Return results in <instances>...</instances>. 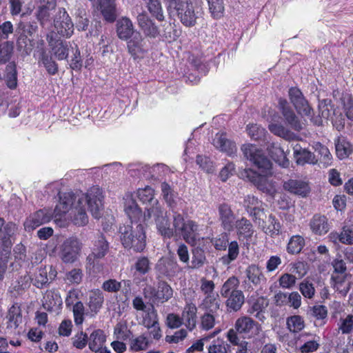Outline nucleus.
Returning <instances> with one entry per match:
<instances>
[{
	"instance_id": "obj_1",
	"label": "nucleus",
	"mask_w": 353,
	"mask_h": 353,
	"mask_svg": "<svg viewBox=\"0 0 353 353\" xmlns=\"http://www.w3.org/2000/svg\"><path fill=\"white\" fill-rule=\"evenodd\" d=\"M59 201L54 208V223L60 228L68 224L66 213L74 211L73 222L76 225L83 226L88 223L85 206L87 204L92 216L99 219L103 208V192L99 186H92L86 194L76 196L73 192H59Z\"/></svg>"
},
{
	"instance_id": "obj_2",
	"label": "nucleus",
	"mask_w": 353,
	"mask_h": 353,
	"mask_svg": "<svg viewBox=\"0 0 353 353\" xmlns=\"http://www.w3.org/2000/svg\"><path fill=\"white\" fill-rule=\"evenodd\" d=\"M244 157L249 160L259 169L258 173L252 169H245L241 176L253 183L259 190L263 192H270L272 185L268 176L272 174V162L264 154L263 152L256 145L245 143L241 146Z\"/></svg>"
},
{
	"instance_id": "obj_3",
	"label": "nucleus",
	"mask_w": 353,
	"mask_h": 353,
	"mask_svg": "<svg viewBox=\"0 0 353 353\" xmlns=\"http://www.w3.org/2000/svg\"><path fill=\"white\" fill-rule=\"evenodd\" d=\"M123 246L136 252H142L146 245L144 224L124 225L119 228Z\"/></svg>"
},
{
	"instance_id": "obj_4",
	"label": "nucleus",
	"mask_w": 353,
	"mask_h": 353,
	"mask_svg": "<svg viewBox=\"0 0 353 353\" xmlns=\"http://www.w3.org/2000/svg\"><path fill=\"white\" fill-rule=\"evenodd\" d=\"M168 10H174L181 23L188 28L194 27L202 18V9L199 6H193L188 0H167Z\"/></svg>"
},
{
	"instance_id": "obj_5",
	"label": "nucleus",
	"mask_w": 353,
	"mask_h": 353,
	"mask_svg": "<svg viewBox=\"0 0 353 353\" xmlns=\"http://www.w3.org/2000/svg\"><path fill=\"white\" fill-rule=\"evenodd\" d=\"M239 280L235 276L229 277L222 285L220 294L225 299V306L229 312L239 311L245 303V296L239 289Z\"/></svg>"
},
{
	"instance_id": "obj_6",
	"label": "nucleus",
	"mask_w": 353,
	"mask_h": 353,
	"mask_svg": "<svg viewBox=\"0 0 353 353\" xmlns=\"http://www.w3.org/2000/svg\"><path fill=\"white\" fill-rule=\"evenodd\" d=\"M172 225L174 228V236L182 237L191 246H195L200 241L199 225L194 221L185 220L183 215L174 212L172 216Z\"/></svg>"
},
{
	"instance_id": "obj_7",
	"label": "nucleus",
	"mask_w": 353,
	"mask_h": 353,
	"mask_svg": "<svg viewBox=\"0 0 353 353\" xmlns=\"http://www.w3.org/2000/svg\"><path fill=\"white\" fill-rule=\"evenodd\" d=\"M148 219L154 216L157 229L164 238L170 239L174 236V228L170 226V221L161 206L147 208Z\"/></svg>"
},
{
	"instance_id": "obj_8",
	"label": "nucleus",
	"mask_w": 353,
	"mask_h": 353,
	"mask_svg": "<svg viewBox=\"0 0 353 353\" xmlns=\"http://www.w3.org/2000/svg\"><path fill=\"white\" fill-rule=\"evenodd\" d=\"M145 298L153 302L165 303L170 299L173 295L172 288L165 281H159L157 288L150 285H146L143 290Z\"/></svg>"
},
{
	"instance_id": "obj_9",
	"label": "nucleus",
	"mask_w": 353,
	"mask_h": 353,
	"mask_svg": "<svg viewBox=\"0 0 353 353\" xmlns=\"http://www.w3.org/2000/svg\"><path fill=\"white\" fill-rule=\"evenodd\" d=\"M54 32L58 36L69 38L74 32V24L64 8H59L53 20Z\"/></svg>"
},
{
	"instance_id": "obj_10",
	"label": "nucleus",
	"mask_w": 353,
	"mask_h": 353,
	"mask_svg": "<svg viewBox=\"0 0 353 353\" xmlns=\"http://www.w3.org/2000/svg\"><path fill=\"white\" fill-rule=\"evenodd\" d=\"M47 41L52 54L59 61L66 60L70 49L73 50L70 42L61 39L54 32L47 34Z\"/></svg>"
},
{
	"instance_id": "obj_11",
	"label": "nucleus",
	"mask_w": 353,
	"mask_h": 353,
	"mask_svg": "<svg viewBox=\"0 0 353 353\" xmlns=\"http://www.w3.org/2000/svg\"><path fill=\"white\" fill-rule=\"evenodd\" d=\"M17 228L12 222L5 223L3 219L0 217V250L2 254L7 255L14 242V235Z\"/></svg>"
},
{
	"instance_id": "obj_12",
	"label": "nucleus",
	"mask_w": 353,
	"mask_h": 353,
	"mask_svg": "<svg viewBox=\"0 0 353 353\" xmlns=\"http://www.w3.org/2000/svg\"><path fill=\"white\" fill-rule=\"evenodd\" d=\"M81 249V243L76 236L66 239L61 245L60 256L65 263H72L79 257Z\"/></svg>"
},
{
	"instance_id": "obj_13",
	"label": "nucleus",
	"mask_w": 353,
	"mask_h": 353,
	"mask_svg": "<svg viewBox=\"0 0 353 353\" xmlns=\"http://www.w3.org/2000/svg\"><path fill=\"white\" fill-rule=\"evenodd\" d=\"M124 211L130 220V224H143L149 221L148 213L143 214L136 201L130 195L125 198Z\"/></svg>"
},
{
	"instance_id": "obj_14",
	"label": "nucleus",
	"mask_w": 353,
	"mask_h": 353,
	"mask_svg": "<svg viewBox=\"0 0 353 353\" xmlns=\"http://www.w3.org/2000/svg\"><path fill=\"white\" fill-rule=\"evenodd\" d=\"M109 249V244L105 237L101 234L98 236L97 240L94 242L92 253L87 257V261L90 267L97 269L98 272L102 268L99 264V259L103 258Z\"/></svg>"
},
{
	"instance_id": "obj_15",
	"label": "nucleus",
	"mask_w": 353,
	"mask_h": 353,
	"mask_svg": "<svg viewBox=\"0 0 353 353\" xmlns=\"http://www.w3.org/2000/svg\"><path fill=\"white\" fill-rule=\"evenodd\" d=\"M233 330L238 335L241 334L244 339H250L256 336L261 329L260 325L252 319L245 316L236 319Z\"/></svg>"
},
{
	"instance_id": "obj_16",
	"label": "nucleus",
	"mask_w": 353,
	"mask_h": 353,
	"mask_svg": "<svg viewBox=\"0 0 353 353\" xmlns=\"http://www.w3.org/2000/svg\"><path fill=\"white\" fill-rule=\"evenodd\" d=\"M288 94L291 103L299 114L307 117L312 116L313 110L310 106L300 89L296 87H292L289 89Z\"/></svg>"
},
{
	"instance_id": "obj_17",
	"label": "nucleus",
	"mask_w": 353,
	"mask_h": 353,
	"mask_svg": "<svg viewBox=\"0 0 353 353\" xmlns=\"http://www.w3.org/2000/svg\"><path fill=\"white\" fill-rule=\"evenodd\" d=\"M279 105L285 123L294 130L301 131L303 129V124L287 100L280 99Z\"/></svg>"
},
{
	"instance_id": "obj_18",
	"label": "nucleus",
	"mask_w": 353,
	"mask_h": 353,
	"mask_svg": "<svg viewBox=\"0 0 353 353\" xmlns=\"http://www.w3.org/2000/svg\"><path fill=\"white\" fill-rule=\"evenodd\" d=\"M156 270L159 278L171 280L179 274L181 268L176 261L162 258L158 261Z\"/></svg>"
},
{
	"instance_id": "obj_19",
	"label": "nucleus",
	"mask_w": 353,
	"mask_h": 353,
	"mask_svg": "<svg viewBox=\"0 0 353 353\" xmlns=\"http://www.w3.org/2000/svg\"><path fill=\"white\" fill-rule=\"evenodd\" d=\"M219 219L224 230L230 232L234 230L236 216L228 204L223 203L219 206Z\"/></svg>"
},
{
	"instance_id": "obj_20",
	"label": "nucleus",
	"mask_w": 353,
	"mask_h": 353,
	"mask_svg": "<svg viewBox=\"0 0 353 353\" xmlns=\"http://www.w3.org/2000/svg\"><path fill=\"white\" fill-rule=\"evenodd\" d=\"M283 189L291 194L305 197L310 192L308 183L301 179H289L283 183Z\"/></svg>"
},
{
	"instance_id": "obj_21",
	"label": "nucleus",
	"mask_w": 353,
	"mask_h": 353,
	"mask_svg": "<svg viewBox=\"0 0 353 353\" xmlns=\"http://www.w3.org/2000/svg\"><path fill=\"white\" fill-rule=\"evenodd\" d=\"M54 212L52 214L51 212L46 209H42L37 211L32 214L29 219L23 224L25 229L35 228L48 223L51 219L54 221Z\"/></svg>"
},
{
	"instance_id": "obj_22",
	"label": "nucleus",
	"mask_w": 353,
	"mask_h": 353,
	"mask_svg": "<svg viewBox=\"0 0 353 353\" xmlns=\"http://www.w3.org/2000/svg\"><path fill=\"white\" fill-rule=\"evenodd\" d=\"M139 27L145 36L155 38L159 34V28L145 12L139 13L137 17Z\"/></svg>"
},
{
	"instance_id": "obj_23",
	"label": "nucleus",
	"mask_w": 353,
	"mask_h": 353,
	"mask_svg": "<svg viewBox=\"0 0 353 353\" xmlns=\"http://www.w3.org/2000/svg\"><path fill=\"white\" fill-rule=\"evenodd\" d=\"M243 205L254 220H260L261 216L264 214L263 209L261 208L262 202L254 196H247L244 199Z\"/></svg>"
},
{
	"instance_id": "obj_24",
	"label": "nucleus",
	"mask_w": 353,
	"mask_h": 353,
	"mask_svg": "<svg viewBox=\"0 0 353 353\" xmlns=\"http://www.w3.org/2000/svg\"><path fill=\"white\" fill-rule=\"evenodd\" d=\"M214 147L221 152H225L228 156H233L236 153L237 148L234 141L228 139L224 133H217L213 139Z\"/></svg>"
},
{
	"instance_id": "obj_25",
	"label": "nucleus",
	"mask_w": 353,
	"mask_h": 353,
	"mask_svg": "<svg viewBox=\"0 0 353 353\" xmlns=\"http://www.w3.org/2000/svg\"><path fill=\"white\" fill-rule=\"evenodd\" d=\"M234 229L239 240H250L254 232L252 223L245 217L236 219Z\"/></svg>"
},
{
	"instance_id": "obj_26",
	"label": "nucleus",
	"mask_w": 353,
	"mask_h": 353,
	"mask_svg": "<svg viewBox=\"0 0 353 353\" xmlns=\"http://www.w3.org/2000/svg\"><path fill=\"white\" fill-rule=\"evenodd\" d=\"M118 37L123 41L130 39L137 32L132 21L125 17L119 19L116 24Z\"/></svg>"
},
{
	"instance_id": "obj_27",
	"label": "nucleus",
	"mask_w": 353,
	"mask_h": 353,
	"mask_svg": "<svg viewBox=\"0 0 353 353\" xmlns=\"http://www.w3.org/2000/svg\"><path fill=\"white\" fill-rule=\"evenodd\" d=\"M293 153L296 162L299 165H304L306 163L315 165L318 163V159L316 155L307 149L303 148L298 143L293 146Z\"/></svg>"
},
{
	"instance_id": "obj_28",
	"label": "nucleus",
	"mask_w": 353,
	"mask_h": 353,
	"mask_svg": "<svg viewBox=\"0 0 353 353\" xmlns=\"http://www.w3.org/2000/svg\"><path fill=\"white\" fill-rule=\"evenodd\" d=\"M348 274H332L331 286L343 296H345L350 289V281Z\"/></svg>"
},
{
	"instance_id": "obj_29",
	"label": "nucleus",
	"mask_w": 353,
	"mask_h": 353,
	"mask_svg": "<svg viewBox=\"0 0 353 353\" xmlns=\"http://www.w3.org/2000/svg\"><path fill=\"white\" fill-rule=\"evenodd\" d=\"M310 227L313 233L320 236L325 234L330 230L327 218L319 214H314L311 219Z\"/></svg>"
},
{
	"instance_id": "obj_30",
	"label": "nucleus",
	"mask_w": 353,
	"mask_h": 353,
	"mask_svg": "<svg viewBox=\"0 0 353 353\" xmlns=\"http://www.w3.org/2000/svg\"><path fill=\"white\" fill-rule=\"evenodd\" d=\"M62 305L60 294L55 290H48L43 295V306L50 312L58 310Z\"/></svg>"
},
{
	"instance_id": "obj_31",
	"label": "nucleus",
	"mask_w": 353,
	"mask_h": 353,
	"mask_svg": "<svg viewBox=\"0 0 353 353\" xmlns=\"http://www.w3.org/2000/svg\"><path fill=\"white\" fill-rule=\"evenodd\" d=\"M246 277L254 286L265 283L266 278L261 267L255 264L250 265L245 270Z\"/></svg>"
},
{
	"instance_id": "obj_32",
	"label": "nucleus",
	"mask_w": 353,
	"mask_h": 353,
	"mask_svg": "<svg viewBox=\"0 0 353 353\" xmlns=\"http://www.w3.org/2000/svg\"><path fill=\"white\" fill-rule=\"evenodd\" d=\"M319 113L321 118L313 119V122L316 125L322 124L321 118L328 119L334 114V105L332 101L328 99L319 100L318 105Z\"/></svg>"
},
{
	"instance_id": "obj_33",
	"label": "nucleus",
	"mask_w": 353,
	"mask_h": 353,
	"mask_svg": "<svg viewBox=\"0 0 353 353\" xmlns=\"http://www.w3.org/2000/svg\"><path fill=\"white\" fill-rule=\"evenodd\" d=\"M197 308L193 303H188L182 313V319L187 328L192 331L196 326Z\"/></svg>"
},
{
	"instance_id": "obj_34",
	"label": "nucleus",
	"mask_w": 353,
	"mask_h": 353,
	"mask_svg": "<svg viewBox=\"0 0 353 353\" xmlns=\"http://www.w3.org/2000/svg\"><path fill=\"white\" fill-rule=\"evenodd\" d=\"M330 240L336 243L340 242L345 245L353 244V230L344 226L340 232H332L329 234Z\"/></svg>"
},
{
	"instance_id": "obj_35",
	"label": "nucleus",
	"mask_w": 353,
	"mask_h": 353,
	"mask_svg": "<svg viewBox=\"0 0 353 353\" xmlns=\"http://www.w3.org/2000/svg\"><path fill=\"white\" fill-rule=\"evenodd\" d=\"M313 148L318 156V163L324 168H327L332 163V156L329 149L319 142L315 143Z\"/></svg>"
},
{
	"instance_id": "obj_36",
	"label": "nucleus",
	"mask_w": 353,
	"mask_h": 353,
	"mask_svg": "<svg viewBox=\"0 0 353 353\" xmlns=\"http://www.w3.org/2000/svg\"><path fill=\"white\" fill-rule=\"evenodd\" d=\"M154 190L150 186H146L144 188H139L137 192V196L141 202L143 204H148L150 207L154 208L156 206H160L159 201L154 196ZM147 207L145 208V209Z\"/></svg>"
},
{
	"instance_id": "obj_37",
	"label": "nucleus",
	"mask_w": 353,
	"mask_h": 353,
	"mask_svg": "<svg viewBox=\"0 0 353 353\" xmlns=\"http://www.w3.org/2000/svg\"><path fill=\"white\" fill-rule=\"evenodd\" d=\"M334 145L336 156L340 159L348 157L352 152V145L345 137H338L334 140Z\"/></svg>"
},
{
	"instance_id": "obj_38",
	"label": "nucleus",
	"mask_w": 353,
	"mask_h": 353,
	"mask_svg": "<svg viewBox=\"0 0 353 353\" xmlns=\"http://www.w3.org/2000/svg\"><path fill=\"white\" fill-rule=\"evenodd\" d=\"M268 305V303L264 297H259L253 302L248 312L259 321H263L265 319V310Z\"/></svg>"
},
{
	"instance_id": "obj_39",
	"label": "nucleus",
	"mask_w": 353,
	"mask_h": 353,
	"mask_svg": "<svg viewBox=\"0 0 353 353\" xmlns=\"http://www.w3.org/2000/svg\"><path fill=\"white\" fill-rule=\"evenodd\" d=\"M268 150L272 158L279 165L283 168H288L290 165V161L286 157L283 149H282L278 144L272 143L268 146Z\"/></svg>"
},
{
	"instance_id": "obj_40",
	"label": "nucleus",
	"mask_w": 353,
	"mask_h": 353,
	"mask_svg": "<svg viewBox=\"0 0 353 353\" xmlns=\"http://www.w3.org/2000/svg\"><path fill=\"white\" fill-rule=\"evenodd\" d=\"M99 5L105 20L114 22L117 18L115 0H100Z\"/></svg>"
},
{
	"instance_id": "obj_41",
	"label": "nucleus",
	"mask_w": 353,
	"mask_h": 353,
	"mask_svg": "<svg viewBox=\"0 0 353 353\" xmlns=\"http://www.w3.org/2000/svg\"><path fill=\"white\" fill-rule=\"evenodd\" d=\"M220 300L218 294L205 296L199 305L200 309L205 312L217 313L220 309Z\"/></svg>"
},
{
	"instance_id": "obj_42",
	"label": "nucleus",
	"mask_w": 353,
	"mask_h": 353,
	"mask_svg": "<svg viewBox=\"0 0 353 353\" xmlns=\"http://www.w3.org/2000/svg\"><path fill=\"white\" fill-rule=\"evenodd\" d=\"M106 335L101 329L94 330L88 336V347L90 350H94L105 345Z\"/></svg>"
},
{
	"instance_id": "obj_43",
	"label": "nucleus",
	"mask_w": 353,
	"mask_h": 353,
	"mask_svg": "<svg viewBox=\"0 0 353 353\" xmlns=\"http://www.w3.org/2000/svg\"><path fill=\"white\" fill-rule=\"evenodd\" d=\"M227 339L232 345L237 347L236 353H248V343L241 339L233 329L228 331Z\"/></svg>"
},
{
	"instance_id": "obj_44",
	"label": "nucleus",
	"mask_w": 353,
	"mask_h": 353,
	"mask_svg": "<svg viewBox=\"0 0 353 353\" xmlns=\"http://www.w3.org/2000/svg\"><path fill=\"white\" fill-rule=\"evenodd\" d=\"M37 28L36 23L30 24L27 26H23V43L25 44L23 50L27 54L35 44L34 34L36 32Z\"/></svg>"
},
{
	"instance_id": "obj_45",
	"label": "nucleus",
	"mask_w": 353,
	"mask_h": 353,
	"mask_svg": "<svg viewBox=\"0 0 353 353\" xmlns=\"http://www.w3.org/2000/svg\"><path fill=\"white\" fill-rule=\"evenodd\" d=\"M192 250V261L190 266L192 269H199L203 266L205 263L206 257L205 251L200 246H193Z\"/></svg>"
},
{
	"instance_id": "obj_46",
	"label": "nucleus",
	"mask_w": 353,
	"mask_h": 353,
	"mask_svg": "<svg viewBox=\"0 0 353 353\" xmlns=\"http://www.w3.org/2000/svg\"><path fill=\"white\" fill-rule=\"evenodd\" d=\"M228 254L219 259L221 263L225 266H228L232 261H235L239 254V246L237 241H231L228 243Z\"/></svg>"
},
{
	"instance_id": "obj_47",
	"label": "nucleus",
	"mask_w": 353,
	"mask_h": 353,
	"mask_svg": "<svg viewBox=\"0 0 353 353\" xmlns=\"http://www.w3.org/2000/svg\"><path fill=\"white\" fill-rule=\"evenodd\" d=\"M308 313L316 319L319 325H323L327 321V309L323 305H316L310 307Z\"/></svg>"
},
{
	"instance_id": "obj_48",
	"label": "nucleus",
	"mask_w": 353,
	"mask_h": 353,
	"mask_svg": "<svg viewBox=\"0 0 353 353\" xmlns=\"http://www.w3.org/2000/svg\"><path fill=\"white\" fill-rule=\"evenodd\" d=\"M39 62L43 64L49 74L54 75L57 73L58 64L52 59V56L45 51L41 53Z\"/></svg>"
},
{
	"instance_id": "obj_49",
	"label": "nucleus",
	"mask_w": 353,
	"mask_h": 353,
	"mask_svg": "<svg viewBox=\"0 0 353 353\" xmlns=\"http://www.w3.org/2000/svg\"><path fill=\"white\" fill-rule=\"evenodd\" d=\"M104 297L102 292L99 290L92 291L89 296V307L93 312L97 313L102 307Z\"/></svg>"
},
{
	"instance_id": "obj_50",
	"label": "nucleus",
	"mask_w": 353,
	"mask_h": 353,
	"mask_svg": "<svg viewBox=\"0 0 353 353\" xmlns=\"http://www.w3.org/2000/svg\"><path fill=\"white\" fill-rule=\"evenodd\" d=\"M21 307L18 303H14L8 310L7 318L10 326L17 327L22 322V316L21 314Z\"/></svg>"
},
{
	"instance_id": "obj_51",
	"label": "nucleus",
	"mask_w": 353,
	"mask_h": 353,
	"mask_svg": "<svg viewBox=\"0 0 353 353\" xmlns=\"http://www.w3.org/2000/svg\"><path fill=\"white\" fill-rule=\"evenodd\" d=\"M305 245V239L300 235L292 236L287 245V252L289 254H299Z\"/></svg>"
},
{
	"instance_id": "obj_52",
	"label": "nucleus",
	"mask_w": 353,
	"mask_h": 353,
	"mask_svg": "<svg viewBox=\"0 0 353 353\" xmlns=\"http://www.w3.org/2000/svg\"><path fill=\"white\" fill-rule=\"evenodd\" d=\"M150 14L158 21L164 20V15L159 0H143Z\"/></svg>"
},
{
	"instance_id": "obj_53",
	"label": "nucleus",
	"mask_w": 353,
	"mask_h": 353,
	"mask_svg": "<svg viewBox=\"0 0 353 353\" xmlns=\"http://www.w3.org/2000/svg\"><path fill=\"white\" fill-rule=\"evenodd\" d=\"M339 332L342 334H350L353 332V314H349L341 317L337 323Z\"/></svg>"
},
{
	"instance_id": "obj_54",
	"label": "nucleus",
	"mask_w": 353,
	"mask_h": 353,
	"mask_svg": "<svg viewBox=\"0 0 353 353\" xmlns=\"http://www.w3.org/2000/svg\"><path fill=\"white\" fill-rule=\"evenodd\" d=\"M268 222V225L263 226V231L272 237L279 235L281 225L274 215H269Z\"/></svg>"
},
{
	"instance_id": "obj_55",
	"label": "nucleus",
	"mask_w": 353,
	"mask_h": 353,
	"mask_svg": "<svg viewBox=\"0 0 353 353\" xmlns=\"http://www.w3.org/2000/svg\"><path fill=\"white\" fill-rule=\"evenodd\" d=\"M269 130L274 134L282 137L285 140H291L294 137V134L281 124L271 123L269 125Z\"/></svg>"
},
{
	"instance_id": "obj_56",
	"label": "nucleus",
	"mask_w": 353,
	"mask_h": 353,
	"mask_svg": "<svg viewBox=\"0 0 353 353\" xmlns=\"http://www.w3.org/2000/svg\"><path fill=\"white\" fill-rule=\"evenodd\" d=\"M211 15L214 19L221 18L224 12L223 0H206Z\"/></svg>"
},
{
	"instance_id": "obj_57",
	"label": "nucleus",
	"mask_w": 353,
	"mask_h": 353,
	"mask_svg": "<svg viewBox=\"0 0 353 353\" xmlns=\"http://www.w3.org/2000/svg\"><path fill=\"white\" fill-rule=\"evenodd\" d=\"M287 326L292 332H299L305 327L303 319L299 315H294L287 319Z\"/></svg>"
},
{
	"instance_id": "obj_58",
	"label": "nucleus",
	"mask_w": 353,
	"mask_h": 353,
	"mask_svg": "<svg viewBox=\"0 0 353 353\" xmlns=\"http://www.w3.org/2000/svg\"><path fill=\"white\" fill-rule=\"evenodd\" d=\"M132 332L128 329L125 323H118L114 329V336L117 340L125 341L131 337Z\"/></svg>"
},
{
	"instance_id": "obj_59",
	"label": "nucleus",
	"mask_w": 353,
	"mask_h": 353,
	"mask_svg": "<svg viewBox=\"0 0 353 353\" xmlns=\"http://www.w3.org/2000/svg\"><path fill=\"white\" fill-rule=\"evenodd\" d=\"M13 48V42L9 41H5L0 45V64L6 63L10 59Z\"/></svg>"
},
{
	"instance_id": "obj_60",
	"label": "nucleus",
	"mask_w": 353,
	"mask_h": 353,
	"mask_svg": "<svg viewBox=\"0 0 353 353\" xmlns=\"http://www.w3.org/2000/svg\"><path fill=\"white\" fill-rule=\"evenodd\" d=\"M150 261L146 256L138 257L134 263V269L136 272L140 275H145L151 270Z\"/></svg>"
},
{
	"instance_id": "obj_61",
	"label": "nucleus",
	"mask_w": 353,
	"mask_h": 353,
	"mask_svg": "<svg viewBox=\"0 0 353 353\" xmlns=\"http://www.w3.org/2000/svg\"><path fill=\"white\" fill-rule=\"evenodd\" d=\"M54 7H48V5L43 4L37 13L38 20L40 21L41 25L45 28L48 27L50 23V10Z\"/></svg>"
},
{
	"instance_id": "obj_62",
	"label": "nucleus",
	"mask_w": 353,
	"mask_h": 353,
	"mask_svg": "<svg viewBox=\"0 0 353 353\" xmlns=\"http://www.w3.org/2000/svg\"><path fill=\"white\" fill-rule=\"evenodd\" d=\"M247 132L250 138L256 141L263 139L267 132L263 128L257 124L248 125Z\"/></svg>"
},
{
	"instance_id": "obj_63",
	"label": "nucleus",
	"mask_w": 353,
	"mask_h": 353,
	"mask_svg": "<svg viewBox=\"0 0 353 353\" xmlns=\"http://www.w3.org/2000/svg\"><path fill=\"white\" fill-rule=\"evenodd\" d=\"M212 245L216 250H225L229 243V234L222 232L211 240Z\"/></svg>"
},
{
	"instance_id": "obj_64",
	"label": "nucleus",
	"mask_w": 353,
	"mask_h": 353,
	"mask_svg": "<svg viewBox=\"0 0 353 353\" xmlns=\"http://www.w3.org/2000/svg\"><path fill=\"white\" fill-rule=\"evenodd\" d=\"M230 348V345H228L225 341L216 339L212 342L208 347V353H228V351Z\"/></svg>"
}]
</instances>
